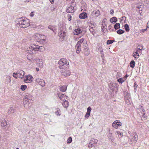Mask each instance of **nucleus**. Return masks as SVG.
<instances>
[{
	"instance_id": "nucleus-1",
	"label": "nucleus",
	"mask_w": 149,
	"mask_h": 149,
	"mask_svg": "<svg viewBox=\"0 0 149 149\" xmlns=\"http://www.w3.org/2000/svg\"><path fill=\"white\" fill-rule=\"evenodd\" d=\"M44 50V48L43 47L38 45H32L27 48V52L30 54H35L37 51L42 52Z\"/></svg>"
},
{
	"instance_id": "nucleus-2",
	"label": "nucleus",
	"mask_w": 149,
	"mask_h": 149,
	"mask_svg": "<svg viewBox=\"0 0 149 149\" xmlns=\"http://www.w3.org/2000/svg\"><path fill=\"white\" fill-rule=\"evenodd\" d=\"M17 21L18 22L17 24H18L20 27L25 28L30 25L29 20L25 17L18 18Z\"/></svg>"
},
{
	"instance_id": "nucleus-3",
	"label": "nucleus",
	"mask_w": 149,
	"mask_h": 149,
	"mask_svg": "<svg viewBox=\"0 0 149 149\" xmlns=\"http://www.w3.org/2000/svg\"><path fill=\"white\" fill-rule=\"evenodd\" d=\"M58 67L60 69H66L69 67L68 62L65 58L60 59L58 62Z\"/></svg>"
},
{
	"instance_id": "nucleus-4",
	"label": "nucleus",
	"mask_w": 149,
	"mask_h": 149,
	"mask_svg": "<svg viewBox=\"0 0 149 149\" xmlns=\"http://www.w3.org/2000/svg\"><path fill=\"white\" fill-rule=\"evenodd\" d=\"M129 140L128 142L130 144L135 143L138 140V135L136 133H132L130 136H127Z\"/></svg>"
},
{
	"instance_id": "nucleus-5",
	"label": "nucleus",
	"mask_w": 149,
	"mask_h": 149,
	"mask_svg": "<svg viewBox=\"0 0 149 149\" xmlns=\"http://www.w3.org/2000/svg\"><path fill=\"white\" fill-rule=\"evenodd\" d=\"M100 12L98 10H94L91 13L90 17L92 19H95L97 17L99 16L100 14Z\"/></svg>"
},
{
	"instance_id": "nucleus-6",
	"label": "nucleus",
	"mask_w": 149,
	"mask_h": 149,
	"mask_svg": "<svg viewBox=\"0 0 149 149\" xmlns=\"http://www.w3.org/2000/svg\"><path fill=\"white\" fill-rule=\"evenodd\" d=\"M93 22H91L90 23L89 30L91 33H92L93 35H94V31L96 30V24L93 23Z\"/></svg>"
},
{
	"instance_id": "nucleus-7",
	"label": "nucleus",
	"mask_w": 149,
	"mask_h": 149,
	"mask_svg": "<svg viewBox=\"0 0 149 149\" xmlns=\"http://www.w3.org/2000/svg\"><path fill=\"white\" fill-rule=\"evenodd\" d=\"M76 44L80 46H81V45H82L83 47H86L87 46V44L86 43V41L84 40V39L83 38L80 39L78 42Z\"/></svg>"
},
{
	"instance_id": "nucleus-8",
	"label": "nucleus",
	"mask_w": 149,
	"mask_h": 149,
	"mask_svg": "<svg viewBox=\"0 0 149 149\" xmlns=\"http://www.w3.org/2000/svg\"><path fill=\"white\" fill-rule=\"evenodd\" d=\"M17 74V77L21 79H22L24 78V75L25 72H24L22 70H19L17 71L16 72H14L13 74Z\"/></svg>"
},
{
	"instance_id": "nucleus-9",
	"label": "nucleus",
	"mask_w": 149,
	"mask_h": 149,
	"mask_svg": "<svg viewBox=\"0 0 149 149\" xmlns=\"http://www.w3.org/2000/svg\"><path fill=\"white\" fill-rule=\"evenodd\" d=\"M57 94L59 98L62 101H64L68 97L65 95L64 94L59 92H58V93Z\"/></svg>"
},
{
	"instance_id": "nucleus-10",
	"label": "nucleus",
	"mask_w": 149,
	"mask_h": 149,
	"mask_svg": "<svg viewBox=\"0 0 149 149\" xmlns=\"http://www.w3.org/2000/svg\"><path fill=\"white\" fill-rule=\"evenodd\" d=\"M61 72L62 75L65 76H68L70 74V72L69 70L65 69H63L61 71Z\"/></svg>"
},
{
	"instance_id": "nucleus-11",
	"label": "nucleus",
	"mask_w": 149,
	"mask_h": 149,
	"mask_svg": "<svg viewBox=\"0 0 149 149\" xmlns=\"http://www.w3.org/2000/svg\"><path fill=\"white\" fill-rule=\"evenodd\" d=\"M36 82L37 83L42 87L44 86L45 84V81L43 79H37L36 80Z\"/></svg>"
},
{
	"instance_id": "nucleus-12",
	"label": "nucleus",
	"mask_w": 149,
	"mask_h": 149,
	"mask_svg": "<svg viewBox=\"0 0 149 149\" xmlns=\"http://www.w3.org/2000/svg\"><path fill=\"white\" fill-rule=\"evenodd\" d=\"M16 109L15 107H10L8 111V113L9 114L13 113L15 111Z\"/></svg>"
},
{
	"instance_id": "nucleus-13",
	"label": "nucleus",
	"mask_w": 149,
	"mask_h": 149,
	"mask_svg": "<svg viewBox=\"0 0 149 149\" xmlns=\"http://www.w3.org/2000/svg\"><path fill=\"white\" fill-rule=\"evenodd\" d=\"M33 79L31 76H26V79H24V81L26 83L31 82L32 81Z\"/></svg>"
},
{
	"instance_id": "nucleus-14",
	"label": "nucleus",
	"mask_w": 149,
	"mask_h": 149,
	"mask_svg": "<svg viewBox=\"0 0 149 149\" xmlns=\"http://www.w3.org/2000/svg\"><path fill=\"white\" fill-rule=\"evenodd\" d=\"M74 7L71 6L67 8V12L68 13H73L75 11Z\"/></svg>"
},
{
	"instance_id": "nucleus-15",
	"label": "nucleus",
	"mask_w": 149,
	"mask_h": 149,
	"mask_svg": "<svg viewBox=\"0 0 149 149\" xmlns=\"http://www.w3.org/2000/svg\"><path fill=\"white\" fill-rule=\"evenodd\" d=\"M58 35L60 38H63L66 36V32L65 31H61L58 33Z\"/></svg>"
},
{
	"instance_id": "nucleus-16",
	"label": "nucleus",
	"mask_w": 149,
	"mask_h": 149,
	"mask_svg": "<svg viewBox=\"0 0 149 149\" xmlns=\"http://www.w3.org/2000/svg\"><path fill=\"white\" fill-rule=\"evenodd\" d=\"M102 31L103 32L105 33L108 31L107 26L105 23L102 24Z\"/></svg>"
},
{
	"instance_id": "nucleus-17",
	"label": "nucleus",
	"mask_w": 149,
	"mask_h": 149,
	"mask_svg": "<svg viewBox=\"0 0 149 149\" xmlns=\"http://www.w3.org/2000/svg\"><path fill=\"white\" fill-rule=\"evenodd\" d=\"M87 17V14L86 13H82L79 15V17L81 19H85Z\"/></svg>"
},
{
	"instance_id": "nucleus-18",
	"label": "nucleus",
	"mask_w": 149,
	"mask_h": 149,
	"mask_svg": "<svg viewBox=\"0 0 149 149\" xmlns=\"http://www.w3.org/2000/svg\"><path fill=\"white\" fill-rule=\"evenodd\" d=\"M82 32L81 30L79 29H77L74 30L73 33L75 35H78Z\"/></svg>"
},
{
	"instance_id": "nucleus-19",
	"label": "nucleus",
	"mask_w": 149,
	"mask_h": 149,
	"mask_svg": "<svg viewBox=\"0 0 149 149\" xmlns=\"http://www.w3.org/2000/svg\"><path fill=\"white\" fill-rule=\"evenodd\" d=\"M115 83H110L109 85L110 90L111 91H113L115 89Z\"/></svg>"
},
{
	"instance_id": "nucleus-20",
	"label": "nucleus",
	"mask_w": 149,
	"mask_h": 149,
	"mask_svg": "<svg viewBox=\"0 0 149 149\" xmlns=\"http://www.w3.org/2000/svg\"><path fill=\"white\" fill-rule=\"evenodd\" d=\"M127 76H125L123 77L120 78L117 80L118 82L122 84L124 82L126 79Z\"/></svg>"
},
{
	"instance_id": "nucleus-21",
	"label": "nucleus",
	"mask_w": 149,
	"mask_h": 149,
	"mask_svg": "<svg viewBox=\"0 0 149 149\" xmlns=\"http://www.w3.org/2000/svg\"><path fill=\"white\" fill-rule=\"evenodd\" d=\"M37 63L38 65L40 68L43 67L42 62L39 59H38L36 60Z\"/></svg>"
},
{
	"instance_id": "nucleus-22",
	"label": "nucleus",
	"mask_w": 149,
	"mask_h": 149,
	"mask_svg": "<svg viewBox=\"0 0 149 149\" xmlns=\"http://www.w3.org/2000/svg\"><path fill=\"white\" fill-rule=\"evenodd\" d=\"M84 49V52L85 55L86 56H88L89 54V51L88 49V48L87 47H83Z\"/></svg>"
},
{
	"instance_id": "nucleus-23",
	"label": "nucleus",
	"mask_w": 149,
	"mask_h": 149,
	"mask_svg": "<svg viewBox=\"0 0 149 149\" xmlns=\"http://www.w3.org/2000/svg\"><path fill=\"white\" fill-rule=\"evenodd\" d=\"M81 46L78 45H76L75 46V48L76 50V52L77 53H79L81 51Z\"/></svg>"
},
{
	"instance_id": "nucleus-24",
	"label": "nucleus",
	"mask_w": 149,
	"mask_h": 149,
	"mask_svg": "<svg viewBox=\"0 0 149 149\" xmlns=\"http://www.w3.org/2000/svg\"><path fill=\"white\" fill-rule=\"evenodd\" d=\"M55 26L53 25H50L48 26V28L52 31L54 33H56V31L55 29Z\"/></svg>"
},
{
	"instance_id": "nucleus-25",
	"label": "nucleus",
	"mask_w": 149,
	"mask_h": 149,
	"mask_svg": "<svg viewBox=\"0 0 149 149\" xmlns=\"http://www.w3.org/2000/svg\"><path fill=\"white\" fill-rule=\"evenodd\" d=\"M1 122V126L4 127L7 125V122L5 119L2 120Z\"/></svg>"
},
{
	"instance_id": "nucleus-26",
	"label": "nucleus",
	"mask_w": 149,
	"mask_h": 149,
	"mask_svg": "<svg viewBox=\"0 0 149 149\" xmlns=\"http://www.w3.org/2000/svg\"><path fill=\"white\" fill-rule=\"evenodd\" d=\"M64 102L62 103L63 106L65 108H67L68 106V102L65 100L64 101Z\"/></svg>"
},
{
	"instance_id": "nucleus-27",
	"label": "nucleus",
	"mask_w": 149,
	"mask_h": 149,
	"mask_svg": "<svg viewBox=\"0 0 149 149\" xmlns=\"http://www.w3.org/2000/svg\"><path fill=\"white\" fill-rule=\"evenodd\" d=\"M67 86H63L60 88V91L62 92H65L66 91Z\"/></svg>"
},
{
	"instance_id": "nucleus-28",
	"label": "nucleus",
	"mask_w": 149,
	"mask_h": 149,
	"mask_svg": "<svg viewBox=\"0 0 149 149\" xmlns=\"http://www.w3.org/2000/svg\"><path fill=\"white\" fill-rule=\"evenodd\" d=\"M98 141L96 139H94V138L91 139L90 141V142L91 144L94 145V144H96L97 142Z\"/></svg>"
},
{
	"instance_id": "nucleus-29",
	"label": "nucleus",
	"mask_w": 149,
	"mask_h": 149,
	"mask_svg": "<svg viewBox=\"0 0 149 149\" xmlns=\"http://www.w3.org/2000/svg\"><path fill=\"white\" fill-rule=\"evenodd\" d=\"M25 99H27V100H31L33 98L32 95H30V94H28V95H26L25 96Z\"/></svg>"
},
{
	"instance_id": "nucleus-30",
	"label": "nucleus",
	"mask_w": 149,
	"mask_h": 149,
	"mask_svg": "<svg viewBox=\"0 0 149 149\" xmlns=\"http://www.w3.org/2000/svg\"><path fill=\"white\" fill-rule=\"evenodd\" d=\"M117 18L116 17H113L110 19V22L112 23H115L117 21Z\"/></svg>"
},
{
	"instance_id": "nucleus-31",
	"label": "nucleus",
	"mask_w": 149,
	"mask_h": 149,
	"mask_svg": "<svg viewBox=\"0 0 149 149\" xmlns=\"http://www.w3.org/2000/svg\"><path fill=\"white\" fill-rule=\"evenodd\" d=\"M138 108L140 109V111L142 114L144 115L145 114V113H144L145 110L141 106H139Z\"/></svg>"
},
{
	"instance_id": "nucleus-32",
	"label": "nucleus",
	"mask_w": 149,
	"mask_h": 149,
	"mask_svg": "<svg viewBox=\"0 0 149 149\" xmlns=\"http://www.w3.org/2000/svg\"><path fill=\"white\" fill-rule=\"evenodd\" d=\"M61 111L59 108H57L56 109V111H55V113L57 116H60L61 115L60 114Z\"/></svg>"
},
{
	"instance_id": "nucleus-33",
	"label": "nucleus",
	"mask_w": 149,
	"mask_h": 149,
	"mask_svg": "<svg viewBox=\"0 0 149 149\" xmlns=\"http://www.w3.org/2000/svg\"><path fill=\"white\" fill-rule=\"evenodd\" d=\"M133 56H134L135 58H138L139 56V54L137 52H134L133 55Z\"/></svg>"
},
{
	"instance_id": "nucleus-34",
	"label": "nucleus",
	"mask_w": 149,
	"mask_h": 149,
	"mask_svg": "<svg viewBox=\"0 0 149 149\" xmlns=\"http://www.w3.org/2000/svg\"><path fill=\"white\" fill-rule=\"evenodd\" d=\"M114 28L115 29H117L118 28H120V24L119 23H116L114 25Z\"/></svg>"
},
{
	"instance_id": "nucleus-35",
	"label": "nucleus",
	"mask_w": 149,
	"mask_h": 149,
	"mask_svg": "<svg viewBox=\"0 0 149 149\" xmlns=\"http://www.w3.org/2000/svg\"><path fill=\"white\" fill-rule=\"evenodd\" d=\"M135 63L134 61L133 60L131 61V62H130V67L131 68H133L135 67Z\"/></svg>"
},
{
	"instance_id": "nucleus-36",
	"label": "nucleus",
	"mask_w": 149,
	"mask_h": 149,
	"mask_svg": "<svg viewBox=\"0 0 149 149\" xmlns=\"http://www.w3.org/2000/svg\"><path fill=\"white\" fill-rule=\"evenodd\" d=\"M125 30L127 32H128L130 30V28L129 25L127 24H126L124 26Z\"/></svg>"
},
{
	"instance_id": "nucleus-37",
	"label": "nucleus",
	"mask_w": 149,
	"mask_h": 149,
	"mask_svg": "<svg viewBox=\"0 0 149 149\" xmlns=\"http://www.w3.org/2000/svg\"><path fill=\"white\" fill-rule=\"evenodd\" d=\"M124 31L122 29H119L117 31V32L118 34H121L124 33Z\"/></svg>"
},
{
	"instance_id": "nucleus-38",
	"label": "nucleus",
	"mask_w": 149,
	"mask_h": 149,
	"mask_svg": "<svg viewBox=\"0 0 149 149\" xmlns=\"http://www.w3.org/2000/svg\"><path fill=\"white\" fill-rule=\"evenodd\" d=\"M29 104H30V103L29 102V101H28L26 103L24 104V107L26 109H27V108H29V107L30 106L29 105Z\"/></svg>"
},
{
	"instance_id": "nucleus-39",
	"label": "nucleus",
	"mask_w": 149,
	"mask_h": 149,
	"mask_svg": "<svg viewBox=\"0 0 149 149\" xmlns=\"http://www.w3.org/2000/svg\"><path fill=\"white\" fill-rule=\"evenodd\" d=\"M125 102L126 104L128 105H130L131 104L132 102L131 99L129 100H125Z\"/></svg>"
},
{
	"instance_id": "nucleus-40",
	"label": "nucleus",
	"mask_w": 149,
	"mask_h": 149,
	"mask_svg": "<svg viewBox=\"0 0 149 149\" xmlns=\"http://www.w3.org/2000/svg\"><path fill=\"white\" fill-rule=\"evenodd\" d=\"M116 121H114L112 123V126L113 127L116 129H117L118 127L117 125H116Z\"/></svg>"
},
{
	"instance_id": "nucleus-41",
	"label": "nucleus",
	"mask_w": 149,
	"mask_h": 149,
	"mask_svg": "<svg viewBox=\"0 0 149 149\" xmlns=\"http://www.w3.org/2000/svg\"><path fill=\"white\" fill-rule=\"evenodd\" d=\"M115 121H116V125H117L118 127V126H120L121 125L122 123L121 122H120V121L119 120H116Z\"/></svg>"
},
{
	"instance_id": "nucleus-42",
	"label": "nucleus",
	"mask_w": 149,
	"mask_h": 149,
	"mask_svg": "<svg viewBox=\"0 0 149 149\" xmlns=\"http://www.w3.org/2000/svg\"><path fill=\"white\" fill-rule=\"evenodd\" d=\"M27 88V86L26 85H22L21 86L20 89L22 91H24Z\"/></svg>"
},
{
	"instance_id": "nucleus-43",
	"label": "nucleus",
	"mask_w": 149,
	"mask_h": 149,
	"mask_svg": "<svg viewBox=\"0 0 149 149\" xmlns=\"http://www.w3.org/2000/svg\"><path fill=\"white\" fill-rule=\"evenodd\" d=\"M113 42V41L112 40H108L107 42V45H109L111 44Z\"/></svg>"
},
{
	"instance_id": "nucleus-44",
	"label": "nucleus",
	"mask_w": 149,
	"mask_h": 149,
	"mask_svg": "<svg viewBox=\"0 0 149 149\" xmlns=\"http://www.w3.org/2000/svg\"><path fill=\"white\" fill-rule=\"evenodd\" d=\"M72 141V138L71 137H69L67 140V142L68 143H71Z\"/></svg>"
},
{
	"instance_id": "nucleus-45",
	"label": "nucleus",
	"mask_w": 149,
	"mask_h": 149,
	"mask_svg": "<svg viewBox=\"0 0 149 149\" xmlns=\"http://www.w3.org/2000/svg\"><path fill=\"white\" fill-rule=\"evenodd\" d=\"M128 95H130V94L127 91H125L124 93V97H128Z\"/></svg>"
},
{
	"instance_id": "nucleus-46",
	"label": "nucleus",
	"mask_w": 149,
	"mask_h": 149,
	"mask_svg": "<svg viewBox=\"0 0 149 149\" xmlns=\"http://www.w3.org/2000/svg\"><path fill=\"white\" fill-rule=\"evenodd\" d=\"M138 49L142 50L143 49V47L142 45H140L137 47Z\"/></svg>"
},
{
	"instance_id": "nucleus-47",
	"label": "nucleus",
	"mask_w": 149,
	"mask_h": 149,
	"mask_svg": "<svg viewBox=\"0 0 149 149\" xmlns=\"http://www.w3.org/2000/svg\"><path fill=\"white\" fill-rule=\"evenodd\" d=\"M40 39V40L38 41L40 42V43H43L44 42H45V40L44 39Z\"/></svg>"
},
{
	"instance_id": "nucleus-48",
	"label": "nucleus",
	"mask_w": 149,
	"mask_h": 149,
	"mask_svg": "<svg viewBox=\"0 0 149 149\" xmlns=\"http://www.w3.org/2000/svg\"><path fill=\"white\" fill-rule=\"evenodd\" d=\"M90 115V113L87 112L85 115V118H88L89 116Z\"/></svg>"
},
{
	"instance_id": "nucleus-49",
	"label": "nucleus",
	"mask_w": 149,
	"mask_h": 149,
	"mask_svg": "<svg viewBox=\"0 0 149 149\" xmlns=\"http://www.w3.org/2000/svg\"><path fill=\"white\" fill-rule=\"evenodd\" d=\"M87 113H90V112H91V108L90 107H88L87 109Z\"/></svg>"
},
{
	"instance_id": "nucleus-50",
	"label": "nucleus",
	"mask_w": 149,
	"mask_h": 149,
	"mask_svg": "<svg viewBox=\"0 0 149 149\" xmlns=\"http://www.w3.org/2000/svg\"><path fill=\"white\" fill-rule=\"evenodd\" d=\"M91 143L90 142L89 143L88 145V147L90 148H92L93 146H94V145L93 144H91Z\"/></svg>"
},
{
	"instance_id": "nucleus-51",
	"label": "nucleus",
	"mask_w": 149,
	"mask_h": 149,
	"mask_svg": "<svg viewBox=\"0 0 149 149\" xmlns=\"http://www.w3.org/2000/svg\"><path fill=\"white\" fill-rule=\"evenodd\" d=\"M125 100H129L131 99L130 95H128V97H126L125 98Z\"/></svg>"
},
{
	"instance_id": "nucleus-52",
	"label": "nucleus",
	"mask_w": 149,
	"mask_h": 149,
	"mask_svg": "<svg viewBox=\"0 0 149 149\" xmlns=\"http://www.w3.org/2000/svg\"><path fill=\"white\" fill-rule=\"evenodd\" d=\"M111 25H109L108 27V29L110 31V32H111V31H113V30H111Z\"/></svg>"
},
{
	"instance_id": "nucleus-53",
	"label": "nucleus",
	"mask_w": 149,
	"mask_h": 149,
	"mask_svg": "<svg viewBox=\"0 0 149 149\" xmlns=\"http://www.w3.org/2000/svg\"><path fill=\"white\" fill-rule=\"evenodd\" d=\"M118 136L119 138L122 137L123 136V133L120 132Z\"/></svg>"
},
{
	"instance_id": "nucleus-54",
	"label": "nucleus",
	"mask_w": 149,
	"mask_h": 149,
	"mask_svg": "<svg viewBox=\"0 0 149 149\" xmlns=\"http://www.w3.org/2000/svg\"><path fill=\"white\" fill-rule=\"evenodd\" d=\"M107 21V19L106 18H104L103 19L102 21V24L105 23Z\"/></svg>"
},
{
	"instance_id": "nucleus-55",
	"label": "nucleus",
	"mask_w": 149,
	"mask_h": 149,
	"mask_svg": "<svg viewBox=\"0 0 149 149\" xmlns=\"http://www.w3.org/2000/svg\"><path fill=\"white\" fill-rule=\"evenodd\" d=\"M17 75V74H15L14 75L13 73V77L16 79H17V76L16 75Z\"/></svg>"
},
{
	"instance_id": "nucleus-56",
	"label": "nucleus",
	"mask_w": 149,
	"mask_h": 149,
	"mask_svg": "<svg viewBox=\"0 0 149 149\" xmlns=\"http://www.w3.org/2000/svg\"><path fill=\"white\" fill-rule=\"evenodd\" d=\"M138 86V85L136 84V83H134V88L135 89H136V88Z\"/></svg>"
},
{
	"instance_id": "nucleus-57",
	"label": "nucleus",
	"mask_w": 149,
	"mask_h": 149,
	"mask_svg": "<svg viewBox=\"0 0 149 149\" xmlns=\"http://www.w3.org/2000/svg\"><path fill=\"white\" fill-rule=\"evenodd\" d=\"M34 15V13L33 12H32L30 14V16L31 17H32Z\"/></svg>"
},
{
	"instance_id": "nucleus-58",
	"label": "nucleus",
	"mask_w": 149,
	"mask_h": 149,
	"mask_svg": "<svg viewBox=\"0 0 149 149\" xmlns=\"http://www.w3.org/2000/svg\"><path fill=\"white\" fill-rule=\"evenodd\" d=\"M114 13L113 10V9H111L110 10V14L111 15L113 14Z\"/></svg>"
},
{
	"instance_id": "nucleus-59",
	"label": "nucleus",
	"mask_w": 149,
	"mask_h": 149,
	"mask_svg": "<svg viewBox=\"0 0 149 149\" xmlns=\"http://www.w3.org/2000/svg\"><path fill=\"white\" fill-rule=\"evenodd\" d=\"M99 49H100L99 50H100V52L101 54H102V53H103V50H102V49L101 48H100Z\"/></svg>"
},
{
	"instance_id": "nucleus-60",
	"label": "nucleus",
	"mask_w": 149,
	"mask_h": 149,
	"mask_svg": "<svg viewBox=\"0 0 149 149\" xmlns=\"http://www.w3.org/2000/svg\"><path fill=\"white\" fill-rule=\"evenodd\" d=\"M71 15L69 16L68 18V20L69 21H70L71 20Z\"/></svg>"
},
{
	"instance_id": "nucleus-61",
	"label": "nucleus",
	"mask_w": 149,
	"mask_h": 149,
	"mask_svg": "<svg viewBox=\"0 0 149 149\" xmlns=\"http://www.w3.org/2000/svg\"><path fill=\"white\" fill-rule=\"evenodd\" d=\"M111 134H110V133H109V135H108V136H109V139H111L112 138V136H111Z\"/></svg>"
},
{
	"instance_id": "nucleus-62",
	"label": "nucleus",
	"mask_w": 149,
	"mask_h": 149,
	"mask_svg": "<svg viewBox=\"0 0 149 149\" xmlns=\"http://www.w3.org/2000/svg\"><path fill=\"white\" fill-rule=\"evenodd\" d=\"M37 36L38 37H40V38H41V37H42V36H42V35H40V34H37Z\"/></svg>"
},
{
	"instance_id": "nucleus-63",
	"label": "nucleus",
	"mask_w": 149,
	"mask_h": 149,
	"mask_svg": "<svg viewBox=\"0 0 149 149\" xmlns=\"http://www.w3.org/2000/svg\"><path fill=\"white\" fill-rule=\"evenodd\" d=\"M141 50H139V49H138V48H137V50L136 51V52H137V53H140L141 52Z\"/></svg>"
},
{
	"instance_id": "nucleus-64",
	"label": "nucleus",
	"mask_w": 149,
	"mask_h": 149,
	"mask_svg": "<svg viewBox=\"0 0 149 149\" xmlns=\"http://www.w3.org/2000/svg\"><path fill=\"white\" fill-rule=\"evenodd\" d=\"M120 132L119 131H116V134H117L119 135L120 134Z\"/></svg>"
}]
</instances>
